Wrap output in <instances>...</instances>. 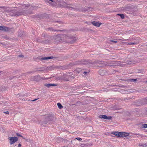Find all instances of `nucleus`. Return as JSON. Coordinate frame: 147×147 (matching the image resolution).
Returning <instances> with one entry per match:
<instances>
[{"label":"nucleus","instance_id":"nucleus-1","mask_svg":"<svg viewBox=\"0 0 147 147\" xmlns=\"http://www.w3.org/2000/svg\"><path fill=\"white\" fill-rule=\"evenodd\" d=\"M73 65H86L89 64H91L93 65L94 64L96 65H99L101 67L102 66H105L106 64L103 61H99V60H96L94 61H92L90 60L82 59L78 61H76L74 62Z\"/></svg>","mask_w":147,"mask_h":147},{"label":"nucleus","instance_id":"nucleus-2","mask_svg":"<svg viewBox=\"0 0 147 147\" xmlns=\"http://www.w3.org/2000/svg\"><path fill=\"white\" fill-rule=\"evenodd\" d=\"M48 119H50L51 120H53L54 119V117L51 114L47 116H46L44 120L41 122L42 125L44 126H46L47 124L48 125L50 124L51 122H49L47 121Z\"/></svg>","mask_w":147,"mask_h":147},{"label":"nucleus","instance_id":"nucleus-3","mask_svg":"<svg viewBox=\"0 0 147 147\" xmlns=\"http://www.w3.org/2000/svg\"><path fill=\"white\" fill-rule=\"evenodd\" d=\"M63 37L65 38V39L67 40L68 43H73L76 40V38L72 36L67 35L64 34L62 35Z\"/></svg>","mask_w":147,"mask_h":147},{"label":"nucleus","instance_id":"nucleus-4","mask_svg":"<svg viewBox=\"0 0 147 147\" xmlns=\"http://www.w3.org/2000/svg\"><path fill=\"white\" fill-rule=\"evenodd\" d=\"M8 139L9 141L10 144L12 145L15 142H17L18 140V138L17 137H9Z\"/></svg>","mask_w":147,"mask_h":147},{"label":"nucleus","instance_id":"nucleus-5","mask_svg":"<svg viewBox=\"0 0 147 147\" xmlns=\"http://www.w3.org/2000/svg\"><path fill=\"white\" fill-rule=\"evenodd\" d=\"M98 73L100 75L102 76L109 75L106 70L104 69H100L99 70Z\"/></svg>","mask_w":147,"mask_h":147},{"label":"nucleus","instance_id":"nucleus-6","mask_svg":"<svg viewBox=\"0 0 147 147\" xmlns=\"http://www.w3.org/2000/svg\"><path fill=\"white\" fill-rule=\"evenodd\" d=\"M57 57H54L53 56H49V57H43L41 58H36L37 59H38L39 60H40L41 61H42L43 60H46L47 59H56L57 58Z\"/></svg>","mask_w":147,"mask_h":147},{"label":"nucleus","instance_id":"nucleus-7","mask_svg":"<svg viewBox=\"0 0 147 147\" xmlns=\"http://www.w3.org/2000/svg\"><path fill=\"white\" fill-rule=\"evenodd\" d=\"M100 118L103 119H106L110 120L111 119L112 117L111 116H107L105 115H101L99 116Z\"/></svg>","mask_w":147,"mask_h":147},{"label":"nucleus","instance_id":"nucleus-8","mask_svg":"<svg viewBox=\"0 0 147 147\" xmlns=\"http://www.w3.org/2000/svg\"><path fill=\"white\" fill-rule=\"evenodd\" d=\"M70 75H68L67 74H64L63 76V80L66 81H69V78Z\"/></svg>","mask_w":147,"mask_h":147},{"label":"nucleus","instance_id":"nucleus-9","mask_svg":"<svg viewBox=\"0 0 147 147\" xmlns=\"http://www.w3.org/2000/svg\"><path fill=\"white\" fill-rule=\"evenodd\" d=\"M120 137H126L129 136V134L125 132H120Z\"/></svg>","mask_w":147,"mask_h":147},{"label":"nucleus","instance_id":"nucleus-10","mask_svg":"<svg viewBox=\"0 0 147 147\" xmlns=\"http://www.w3.org/2000/svg\"><path fill=\"white\" fill-rule=\"evenodd\" d=\"M46 1L49 3L52 6H54L56 5L55 3L53 0H46Z\"/></svg>","mask_w":147,"mask_h":147},{"label":"nucleus","instance_id":"nucleus-11","mask_svg":"<svg viewBox=\"0 0 147 147\" xmlns=\"http://www.w3.org/2000/svg\"><path fill=\"white\" fill-rule=\"evenodd\" d=\"M57 85V84H45L44 85V86L48 88H49L51 86H56Z\"/></svg>","mask_w":147,"mask_h":147},{"label":"nucleus","instance_id":"nucleus-12","mask_svg":"<svg viewBox=\"0 0 147 147\" xmlns=\"http://www.w3.org/2000/svg\"><path fill=\"white\" fill-rule=\"evenodd\" d=\"M44 68L43 67H40L39 69H38V68H36V69H35V70H33L32 71L33 73H34L35 72H37V71H43L45 70L44 69Z\"/></svg>","mask_w":147,"mask_h":147},{"label":"nucleus","instance_id":"nucleus-13","mask_svg":"<svg viewBox=\"0 0 147 147\" xmlns=\"http://www.w3.org/2000/svg\"><path fill=\"white\" fill-rule=\"evenodd\" d=\"M46 30L50 32H54L55 31H56V30L54 29L53 28H46Z\"/></svg>","mask_w":147,"mask_h":147},{"label":"nucleus","instance_id":"nucleus-14","mask_svg":"<svg viewBox=\"0 0 147 147\" xmlns=\"http://www.w3.org/2000/svg\"><path fill=\"white\" fill-rule=\"evenodd\" d=\"M34 79L35 81H39L40 79V78L39 75H37L34 77Z\"/></svg>","mask_w":147,"mask_h":147},{"label":"nucleus","instance_id":"nucleus-15","mask_svg":"<svg viewBox=\"0 0 147 147\" xmlns=\"http://www.w3.org/2000/svg\"><path fill=\"white\" fill-rule=\"evenodd\" d=\"M92 24L93 25L98 27H99L100 25V24L99 22H96L95 21L92 22Z\"/></svg>","mask_w":147,"mask_h":147},{"label":"nucleus","instance_id":"nucleus-16","mask_svg":"<svg viewBox=\"0 0 147 147\" xmlns=\"http://www.w3.org/2000/svg\"><path fill=\"white\" fill-rule=\"evenodd\" d=\"M41 43L43 44H46L50 43V41L48 39H47L44 40H42L41 41H39Z\"/></svg>","mask_w":147,"mask_h":147},{"label":"nucleus","instance_id":"nucleus-17","mask_svg":"<svg viewBox=\"0 0 147 147\" xmlns=\"http://www.w3.org/2000/svg\"><path fill=\"white\" fill-rule=\"evenodd\" d=\"M111 134L115 135L117 137H120V132L118 131H114L111 133Z\"/></svg>","mask_w":147,"mask_h":147},{"label":"nucleus","instance_id":"nucleus-18","mask_svg":"<svg viewBox=\"0 0 147 147\" xmlns=\"http://www.w3.org/2000/svg\"><path fill=\"white\" fill-rule=\"evenodd\" d=\"M90 71V69L88 68L86 69V71H82V72L83 73L84 75H87L89 73Z\"/></svg>","mask_w":147,"mask_h":147},{"label":"nucleus","instance_id":"nucleus-19","mask_svg":"<svg viewBox=\"0 0 147 147\" xmlns=\"http://www.w3.org/2000/svg\"><path fill=\"white\" fill-rule=\"evenodd\" d=\"M86 69H82V68H77V69L76 71L77 72H78V73H79L80 71H86Z\"/></svg>","mask_w":147,"mask_h":147},{"label":"nucleus","instance_id":"nucleus-20","mask_svg":"<svg viewBox=\"0 0 147 147\" xmlns=\"http://www.w3.org/2000/svg\"><path fill=\"white\" fill-rule=\"evenodd\" d=\"M11 28L3 26V31H8L11 30Z\"/></svg>","mask_w":147,"mask_h":147},{"label":"nucleus","instance_id":"nucleus-21","mask_svg":"<svg viewBox=\"0 0 147 147\" xmlns=\"http://www.w3.org/2000/svg\"><path fill=\"white\" fill-rule=\"evenodd\" d=\"M126 64H125L126 65H128L131 64H133L134 63L132 61H130V60L127 61L125 62Z\"/></svg>","mask_w":147,"mask_h":147},{"label":"nucleus","instance_id":"nucleus-22","mask_svg":"<svg viewBox=\"0 0 147 147\" xmlns=\"http://www.w3.org/2000/svg\"><path fill=\"white\" fill-rule=\"evenodd\" d=\"M117 16H120V17L122 19H123L125 18V16L124 14L122 13H118L117 14Z\"/></svg>","mask_w":147,"mask_h":147},{"label":"nucleus","instance_id":"nucleus-23","mask_svg":"<svg viewBox=\"0 0 147 147\" xmlns=\"http://www.w3.org/2000/svg\"><path fill=\"white\" fill-rule=\"evenodd\" d=\"M90 9V7H88V8H82V11H84V12H85L86 11H87L88 10H89V9Z\"/></svg>","mask_w":147,"mask_h":147},{"label":"nucleus","instance_id":"nucleus-24","mask_svg":"<svg viewBox=\"0 0 147 147\" xmlns=\"http://www.w3.org/2000/svg\"><path fill=\"white\" fill-rule=\"evenodd\" d=\"M57 105L58 108L60 109H61L63 108V106L60 103H57Z\"/></svg>","mask_w":147,"mask_h":147},{"label":"nucleus","instance_id":"nucleus-25","mask_svg":"<svg viewBox=\"0 0 147 147\" xmlns=\"http://www.w3.org/2000/svg\"><path fill=\"white\" fill-rule=\"evenodd\" d=\"M139 146H142L143 147H146L147 146V143L143 144H140Z\"/></svg>","mask_w":147,"mask_h":147},{"label":"nucleus","instance_id":"nucleus-26","mask_svg":"<svg viewBox=\"0 0 147 147\" xmlns=\"http://www.w3.org/2000/svg\"><path fill=\"white\" fill-rule=\"evenodd\" d=\"M56 79L57 80H63V76L61 77H58Z\"/></svg>","mask_w":147,"mask_h":147},{"label":"nucleus","instance_id":"nucleus-27","mask_svg":"<svg viewBox=\"0 0 147 147\" xmlns=\"http://www.w3.org/2000/svg\"><path fill=\"white\" fill-rule=\"evenodd\" d=\"M142 128H147V124H142Z\"/></svg>","mask_w":147,"mask_h":147},{"label":"nucleus","instance_id":"nucleus-28","mask_svg":"<svg viewBox=\"0 0 147 147\" xmlns=\"http://www.w3.org/2000/svg\"><path fill=\"white\" fill-rule=\"evenodd\" d=\"M131 98H130L129 97H128V98H124L123 100L124 101H127V100H129L130 99H131Z\"/></svg>","mask_w":147,"mask_h":147},{"label":"nucleus","instance_id":"nucleus-29","mask_svg":"<svg viewBox=\"0 0 147 147\" xmlns=\"http://www.w3.org/2000/svg\"><path fill=\"white\" fill-rule=\"evenodd\" d=\"M137 80L136 79H132L130 80L131 82H135Z\"/></svg>","mask_w":147,"mask_h":147},{"label":"nucleus","instance_id":"nucleus-30","mask_svg":"<svg viewBox=\"0 0 147 147\" xmlns=\"http://www.w3.org/2000/svg\"><path fill=\"white\" fill-rule=\"evenodd\" d=\"M37 7H36V6H32L31 7H30V9H36V8Z\"/></svg>","mask_w":147,"mask_h":147},{"label":"nucleus","instance_id":"nucleus-31","mask_svg":"<svg viewBox=\"0 0 147 147\" xmlns=\"http://www.w3.org/2000/svg\"><path fill=\"white\" fill-rule=\"evenodd\" d=\"M16 135L18 136H20V137H22L23 138H24V139H25L24 138H23V136H22L20 134H19V133H16Z\"/></svg>","mask_w":147,"mask_h":147},{"label":"nucleus","instance_id":"nucleus-32","mask_svg":"<svg viewBox=\"0 0 147 147\" xmlns=\"http://www.w3.org/2000/svg\"><path fill=\"white\" fill-rule=\"evenodd\" d=\"M136 43V42H129L128 43V44L129 45H135Z\"/></svg>","mask_w":147,"mask_h":147},{"label":"nucleus","instance_id":"nucleus-33","mask_svg":"<svg viewBox=\"0 0 147 147\" xmlns=\"http://www.w3.org/2000/svg\"><path fill=\"white\" fill-rule=\"evenodd\" d=\"M75 139H77L79 141H81L82 140V138L79 137L76 138H75Z\"/></svg>","mask_w":147,"mask_h":147},{"label":"nucleus","instance_id":"nucleus-34","mask_svg":"<svg viewBox=\"0 0 147 147\" xmlns=\"http://www.w3.org/2000/svg\"><path fill=\"white\" fill-rule=\"evenodd\" d=\"M47 35L46 33H43L42 34V36L43 37H45L46 35Z\"/></svg>","mask_w":147,"mask_h":147},{"label":"nucleus","instance_id":"nucleus-35","mask_svg":"<svg viewBox=\"0 0 147 147\" xmlns=\"http://www.w3.org/2000/svg\"><path fill=\"white\" fill-rule=\"evenodd\" d=\"M30 5H29L28 4H27V5H25V4H24V5H23V6H24V7H29L30 6Z\"/></svg>","mask_w":147,"mask_h":147},{"label":"nucleus","instance_id":"nucleus-36","mask_svg":"<svg viewBox=\"0 0 147 147\" xmlns=\"http://www.w3.org/2000/svg\"><path fill=\"white\" fill-rule=\"evenodd\" d=\"M129 8L128 7H125L124 9L126 11H128V10H129Z\"/></svg>","mask_w":147,"mask_h":147},{"label":"nucleus","instance_id":"nucleus-37","mask_svg":"<svg viewBox=\"0 0 147 147\" xmlns=\"http://www.w3.org/2000/svg\"><path fill=\"white\" fill-rule=\"evenodd\" d=\"M3 26H0V30H3Z\"/></svg>","mask_w":147,"mask_h":147},{"label":"nucleus","instance_id":"nucleus-38","mask_svg":"<svg viewBox=\"0 0 147 147\" xmlns=\"http://www.w3.org/2000/svg\"><path fill=\"white\" fill-rule=\"evenodd\" d=\"M20 76H13V78H18Z\"/></svg>","mask_w":147,"mask_h":147},{"label":"nucleus","instance_id":"nucleus-39","mask_svg":"<svg viewBox=\"0 0 147 147\" xmlns=\"http://www.w3.org/2000/svg\"><path fill=\"white\" fill-rule=\"evenodd\" d=\"M18 57L23 58L24 57V56L22 55H18Z\"/></svg>","mask_w":147,"mask_h":147},{"label":"nucleus","instance_id":"nucleus-40","mask_svg":"<svg viewBox=\"0 0 147 147\" xmlns=\"http://www.w3.org/2000/svg\"><path fill=\"white\" fill-rule=\"evenodd\" d=\"M75 76H72L71 75H70V76H69V78H72L73 79H74L75 78Z\"/></svg>","mask_w":147,"mask_h":147},{"label":"nucleus","instance_id":"nucleus-41","mask_svg":"<svg viewBox=\"0 0 147 147\" xmlns=\"http://www.w3.org/2000/svg\"><path fill=\"white\" fill-rule=\"evenodd\" d=\"M49 119H47V121H48L49 122H51V121H54L53 120H51Z\"/></svg>","mask_w":147,"mask_h":147},{"label":"nucleus","instance_id":"nucleus-42","mask_svg":"<svg viewBox=\"0 0 147 147\" xmlns=\"http://www.w3.org/2000/svg\"><path fill=\"white\" fill-rule=\"evenodd\" d=\"M9 79L10 80H12L13 79H14V78H13V76H10L9 77Z\"/></svg>","mask_w":147,"mask_h":147},{"label":"nucleus","instance_id":"nucleus-43","mask_svg":"<svg viewBox=\"0 0 147 147\" xmlns=\"http://www.w3.org/2000/svg\"><path fill=\"white\" fill-rule=\"evenodd\" d=\"M144 101L146 102H147V97L146 98H145L144 99Z\"/></svg>","mask_w":147,"mask_h":147},{"label":"nucleus","instance_id":"nucleus-44","mask_svg":"<svg viewBox=\"0 0 147 147\" xmlns=\"http://www.w3.org/2000/svg\"><path fill=\"white\" fill-rule=\"evenodd\" d=\"M110 41L112 42H114V43H116L117 42V41H114V40H111Z\"/></svg>","mask_w":147,"mask_h":147},{"label":"nucleus","instance_id":"nucleus-45","mask_svg":"<svg viewBox=\"0 0 147 147\" xmlns=\"http://www.w3.org/2000/svg\"><path fill=\"white\" fill-rule=\"evenodd\" d=\"M38 98L36 99H34V100H31V101H32V102L35 101L36 100H38Z\"/></svg>","mask_w":147,"mask_h":147},{"label":"nucleus","instance_id":"nucleus-46","mask_svg":"<svg viewBox=\"0 0 147 147\" xmlns=\"http://www.w3.org/2000/svg\"><path fill=\"white\" fill-rule=\"evenodd\" d=\"M67 74L68 75H71L72 74V73H71V72L68 73H67Z\"/></svg>","mask_w":147,"mask_h":147},{"label":"nucleus","instance_id":"nucleus-47","mask_svg":"<svg viewBox=\"0 0 147 147\" xmlns=\"http://www.w3.org/2000/svg\"><path fill=\"white\" fill-rule=\"evenodd\" d=\"M4 113H5L7 114H9V112L8 111H6V112H4Z\"/></svg>","mask_w":147,"mask_h":147},{"label":"nucleus","instance_id":"nucleus-48","mask_svg":"<svg viewBox=\"0 0 147 147\" xmlns=\"http://www.w3.org/2000/svg\"><path fill=\"white\" fill-rule=\"evenodd\" d=\"M21 146V144L20 143H19L18 145V147H20Z\"/></svg>","mask_w":147,"mask_h":147},{"label":"nucleus","instance_id":"nucleus-49","mask_svg":"<svg viewBox=\"0 0 147 147\" xmlns=\"http://www.w3.org/2000/svg\"><path fill=\"white\" fill-rule=\"evenodd\" d=\"M42 40H40L39 39H37V42H40L39 41H41Z\"/></svg>","mask_w":147,"mask_h":147},{"label":"nucleus","instance_id":"nucleus-50","mask_svg":"<svg viewBox=\"0 0 147 147\" xmlns=\"http://www.w3.org/2000/svg\"><path fill=\"white\" fill-rule=\"evenodd\" d=\"M75 9L76 10V11H78L80 10L78 8H76V9Z\"/></svg>","mask_w":147,"mask_h":147},{"label":"nucleus","instance_id":"nucleus-51","mask_svg":"<svg viewBox=\"0 0 147 147\" xmlns=\"http://www.w3.org/2000/svg\"><path fill=\"white\" fill-rule=\"evenodd\" d=\"M32 72V71H30V72H29V73H33Z\"/></svg>","mask_w":147,"mask_h":147},{"label":"nucleus","instance_id":"nucleus-52","mask_svg":"<svg viewBox=\"0 0 147 147\" xmlns=\"http://www.w3.org/2000/svg\"><path fill=\"white\" fill-rule=\"evenodd\" d=\"M59 23H61V21H57Z\"/></svg>","mask_w":147,"mask_h":147},{"label":"nucleus","instance_id":"nucleus-53","mask_svg":"<svg viewBox=\"0 0 147 147\" xmlns=\"http://www.w3.org/2000/svg\"><path fill=\"white\" fill-rule=\"evenodd\" d=\"M59 38V36H57V38H56V39H57V38ZM59 38H60H60H60V37H59Z\"/></svg>","mask_w":147,"mask_h":147},{"label":"nucleus","instance_id":"nucleus-54","mask_svg":"<svg viewBox=\"0 0 147 147\" xmlns=\"http://www.w3.org/2000/svg\"><path fill=\"white\" fill-rule=\"evenodd\" d=\"M0 8H3V7H0Z\"/></svg>","mask_w":147,"mask_h":147},{"label":"nucleus","instance_id":"nucleus-55","mask_svg":"<svg viewBox=\"0 0 147 147\" xmlns=\"http://www.w3.org/2000/svg\"><path fill=\"white\" fill-rule=\"evenodd\" d=\"M70 8H73V9H74V8H73V7H70Z\"/></svg>","mask_w":147,"mask_h":147},{"label":"nucleus","instance_id":"nucleus-56","mask_svg":"<svg viewBox=\"0 0 147 147\" xmlns=\"http://www.w3.org/2000/svg\"><path fill=\"white\" fill-rule=\"evenodd\" d=\"M2 72V71H0V73H1Z\"/></svg>","mask_w":147,"mask_h":147},{"label":"nucleus","instance_id":"nucleus-57","mask_svg":"<svg viewBox=\"0 0 147 147\" xmlns=\"http://www.w3.org/2000/svg\"><path fill=\"white\" fill-rule=\"evenodd\" d=\"M146 82V83H147V80Z\"/></svg>","mask_w":147,"mask_h":147}]
</instances>
